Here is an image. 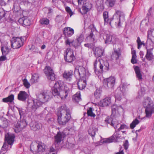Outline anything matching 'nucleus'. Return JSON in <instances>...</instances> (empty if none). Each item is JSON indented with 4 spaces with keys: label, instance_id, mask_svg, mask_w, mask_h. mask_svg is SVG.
I'll use <instances>...</instances> for the list:
<instances>
[{
    "label": "nucleus",
    "instance_id": "44",
    "mask_svg": "<svg viewBox=\"0 0 154 154\" xmlns=\"http://www.w3.org/2000/svg\"><path fill=\"white\" fill-rule=\"evenodd\" d=\"M139 123V121L137 119H135L130 124V127L131 129H134L136 126Z\"/></svg>",
    "mask_w": 154,
    "mask_h": 154
},
{
    "label": "nucleus",
    "instance_id": "25",
    "mask_svg": "<svg viewBox=\"0 0 154 154\" xmlns=\"http://www.w3.org/2000/svg\"><path fill=\"white\" fill-rule=\"evenodd\" d=\"M19 23L24 26H29L30 25V21L27 18L22 17L18 20Z\"/></svg>",
    "mask_w": 154,
    "mask_h": 154
},
{
    "label": "nucleus",
    "instance_id": "31",
    "mask_svg": "<svg viewBox=\"0 0 154 154\" xmlns=\"http://www.w3.org/2000/svg\"><path fill=\"white\" fill-rule=\"evenodd\" d=\"M121 56V53L119 51H118L116 49L112 53L111 57L112 59H115L117 60Z\"/></svg>",
    "mask_w": 154,
    "mask_h": 154
},
{
    "label": "nucleus",
    "instance_id": "64",
    "mask_svg": "<svg viewBox=\"0 0 154 154\" xmlns=\"http://www.w3.org/2000/svg\"><path fill=\"white\" fill-rule=\"evenodd\" d=\"M122 149V147H120V151L119 152H117L116 153V154H124V152L122 150H121V149Z\"/></svg>",
    "mask_w": 154,
    "mask_h": 154
},
{
    "label": "nucleus",
    "instance_id": "6",
    "mask_svg": "<svg viewBox=\"0 0 154 154\" xmlns=\"http://www.w3.org/2000/svg\"><path fill=\"white\" fill-rule=\"evenodd\" d=\"M112 21L111 23H114L116 25L118 26H121V23L123 22L125 20V15L123 12L120 10H116V12L113 15V18H112Z\"/></svg>",
    "mask_w": 154,
    "mask_h": 154
},
{
    "label": "nucleus",
    "instance_id": "36",
    "mask_svg": "<svg viewBox=\"0 0 154 154\" xmlns=\"http://www.w3.org/2000/svg\"><path fill=\"white\" fill-rule=\"evenodd\" d=\"M97 131V128L91 127L88 130V134L93 138L94 137L96 132Z\"/></svg>",
    "mask_w": 154,
    "mask_h": 154
},
{
    "label": "nucleus",
    "instance_id": "22",
    "mask_svg": "<svg viewBox=\"0 0 154 154\" xmlns=\"http://www.w3.org/2000/svg\"><path fill=\"white\" fill-rule=\"evenodd\" d=\"M63 33L66 36L70 37L74 34V30L70 27H65L63 30Z\"/></svg>",
    "mask_w": 154,
    "mask_h": 154
},
{
    "label": "nucleus",
    "instance_id": "13",
    "mask_svg": "<svg viewBox=\"0 0 154 154\" xmlns=\"http://www.w3.org/2000/svg\"><path fill=\"white\" fill-rule=\"evenodd\" d=\"M44 72L48 79L52 81L55 79V75L51 68L49 66H46L44 69Z\"/></svg>",
    "mask_w": 154,
    "mask_h": 154
},
{
    "label": "nucleus",
    "instance_id": "11",
    "mask_svg": "<svg viewBox=\"0 0 154 154\" xmlns=\"http://www.w3.org/2000/svg\"><path fill=\"white\" fill-rule=\"evenodd\" d=\"M103 39L105 40V42L106 44H112L113 45L117 44L119 42L117 38L111 35H105L103 37Z\"/></svg>",
    "mask_w": 154,
    "mask_h": 154
},
{
    "label": "nucleus",
    "instance_id": "1",
    "mask_svg": "<svg viewBox=\"0 0 154 154\" xmlns=\"http://www.w3.org/2000/svg\"><path fill=\"white\" fill-rule=\"evenodd\" d=\"M50 92L45 91L38 94L36 99L29 100L28 101V107L32 110L35 111L40 107L44 103L48 101L51 98Z\"/></svg>",
    "mask_w": 154,
    "mask_h": 154
},
{
    "label": "nucleus",
    "instance_id": "59",
    "mask_svg": "<svg viewBox=\"0 0 154 154\" xmlns=\"http://www.w3.org/2000/svg\"><path fill=\"white\" fill-rule=\"evenodd\" d=\"M123 146H124V149L125 150H127L129 146L128 142L127 140H126L124 142Z\"/></svg>",
    "mask_w": 154,
    "mask_h": 154
},
{
    "label": "nucleus",
    "instance_id": "20",
    "mask_svg": "<svg viewBox=\"0 0 154 154\" xmlns=\"http://www.w3.org/2000/svg\"><path fill=\"white\" fill-rule=\"evenodd\" d=\"M29 97V95L25 91H20L18 94V99L22 101H24Z\"/></svg>",
    "mask_w": 154,
    "mask_h": 154
},
{
    "label": "nucleus",
    "instance_id": "61",
    "mask_svg": "<svg viewBox=\"0 0 154 154\" xmlns=\"http://www.w3.org/2000/svg\"><path fill=\"white\" fill-rule=\"evenodd\" d=\"M87 0H78V2L79 5H81L82 3H83V4H84L86 2Z\"/></svg>",
    "mask_w": 154,
    "mask_h": 154
},
{
    "label": "nucleus",
    "instance_id": "56",
    "mask_svg": "<svg viewBox=\"0 0 154 154\" xmlns=\"http://www.w3.org/2000/svg\"><path fill=\"white\" fill-rule=\"evenodd\" d=\"M20 7L18 5V6H16L15 4H14V9H13L14 12H17L20 10Z\"/></svg>",
    "mask_w": 154,
    "mask_h": 154
},
{
    "label": "nucleus",
    "instance_id": "42",
    "mask_svg": "<svg viewBox=\"0 0 154 154\" xmlns=\"http://www.w3.org/2000/svg\"><path fill=\"white\" fill-rule=\"evenodd\" d=\"M113 115H112V113L110 117L108 116L105 119V121L106 123L110 124L111 126L113 125V123H112Z\"/></svg>",
    "mask_w": 154,
    "mask_h": 154
},
{
    "label": "nucleus",
    "instance_id": "10",
    "mask_svg": "<svg viewBox=\"0 0 154 154\" xmlns=\"http://www.w3.org/2000/svg\"><path fill=\"white\" fill-rule=\"evenodd\" d=\"M116 79L114 77L111 76L104 80V85L106 89H113Z\"/></svg>",
    "mask_w": 154,
    "mask_h": 154
},
{
    "label": "nucleus",
    "instance_id": "14",
    "mask_svg": "<svg viewBox=\"0 0 154 154\" xmlns=\"http://www.w3.org/2000/svg\"><path fill=\"white\" fill-rule=\"evenodd\" d=\"M62 85L60 82H57L54 84V86L52 88V94L54 96L59 97L60 91L62 89Z\"/></svg>",
    "mask_w": 154,
    "mask_h": 154
},
{
    "label": "nucleus",
    "instance_id": "9",
    "mask_svg": "<svg viewBox=\"0 0 154 154\" xmlns=\"http://www.w3.org/2000/svg\"><path fill=\"white\" fill-rule=\"evenodd\" d=\"M64 57L66 61L69 63L72 62L75 59L73 51L70 48L66 49L64 54Z\"/></svg>",
    "mask_w": 154,
    "mask_h": 154
},
{
    "label": "nucleus",
    "instance_id": "41",
    "mask_svg": "<svg viewBox=\"0 0 154 154\" xmlns=\"http://www.w3.org/2000/svg\"><path fill=\"white\" fill-rule=\"evenodd\" d=\"M116 0H106V4L108 7H113L115 3Z\"/></svg>",
    "mask_w": 154,
    "mask_h": 154
},
{
    "label": "nucleus",
    "instance_id": "49",
    "mask_svg": "<svg viewBox=\"0 0 154 154\" xmlns=\"http://www.w3.org/2000/svg\"><path fill=\"white\" fill-rule=\"evenodd\" d=\"M23 84L26 88H28L30 87V84L26 79H24L23 80Z\"/></svg>",
    "mask_w": 154,
    "mask_h": 154
},
{
    "label": "nucleus",
    "instance_id": "4",
    "mask_svg": "<svg viewBox=\"0 0 154 154\" xmlns=\"http://www.w3.org/2000/svg\"><path fill=\"white\" fill-rule=\"evenodd\" d=\"M94 72L97 74L98 72H102L103 70H108L109 69V64L107 60L104 61L99 58H97L94 63Z\"/></svg>",
    "mask_w": 154,
    "mask_h": 154
},
{
    "label": "nucleus",
    "instance_id": "55",
    "mask_svg": "<svg viewBox=\"0 0 154 154\" xmlns=\"http://www.w3.org/2000/svg\"><path fill=\"white\" fill-rule=\"evenodd\" d=\"M9 0H1L0 3L2 5L5 6L9 2Z\"/></svg>",
    "mask_w": 154,
    "mask_h": 154
},
{
    "label": "nucleus",
    "instance_id": "35",
    "mask_svg": "<svg viewBox=\"0 0 154 154\" xmlns=\"http://www.w3.org/2000/svg\"><path fill=\"white\" fill-rule=\"evenodd\" d=\"M134 69L137 78L139 80H141L142 79V75L141 73L140 68L138 66H136L135 67Z\"/></svg>",
    "mask_w": 154,
    "mask_h": 154
},
{
    "label": "nucleus",
    "instance_id": "19",
    "mask_svg": "<svg viewBox=\"0 0 154 154\" xmlns=\"http://www.w3.org/2000/svg\"><path fill=\"white\" fill-rule=\"evenodd\" d=\"M65 136L66 135L63 132L60 131L58 132L54 136L55 142L57 144L60 143Z\"/></svg>",
    "mask_w": 154,
    "mask_h": 154
},
{
    "label": "nucleus",
    "instance_id": "21",
    "mask_svg": "<svg viewBox=\"0 0 154 154\" xmlns=\"http://www.w3.org/2000/svg\"><path fill=\"white\" fill-rule=\"evenodd\" d=\"M111 103V100L110 97H107L100 102L99 105L100 106L103 107L109 105Z\"/></svg>",
    "mask_w": 154,
    "mask_h": 154
},
{
    "label": "nucleus",
    "instance_id": "47",
    "mask_svg": "<svg viewBox=\"0 0 154 154\" xmlns=\"http://www.w3.org/2000/svg\"><path fill=\"white\" fill-rule=\"evenodd\" d=\"M92 108L90 107L87 110V114L88 116H90L94 117L96 115L92 112Z\"/></svg>",
    "mask_w": 154,
    "mask_h": 154
},
{
    "label": "nucleus",
    "instance_id": "8",
    "mask_svg": "<svg viewBox=\"0 0 154 154\" xmlns=\"http://www.w3.org/2000/svg\"><path fill=\"white\" fill-rule=\"evenodd\" d=\"M86 71L84 67L82 66H77L75 68L74 75L76 77L85 78L86 75Z\"/></svg>",
    "mask_w": 154,
    "mask_h": 154
},
{
    "label": "nucleus",
    "instance_id": "53",
    "mask_svg": "<svg viewBox=\"0 0 154 154\" xmlns=\"http://www.w3.org/2000/svg\"><path fill=\"white\" fill-rule=\"evenodd\" d=\"M5 11L3 8H0V20L5 16Z\"/></svg>",
    "mask_w": 154,
    "mask_h": 154
},
{
    "label": "nucleus",
    "instance_id": "50",
    "mask_svg": "<svg viewBox=\"0 0 154 154\" xmlns=\"http://www.w3.org/2000/svg\"><path fill=\"white\" fill-rule=\"evenodd\" d=\"M146 90L144 88H141L138 92V94L140 97L143 96L145 93Z\"/></svg>",
    "mask_w": 154,
    "mask_h": 154
},
{
    "label": "nucleus",
    "instance_id": "39",
    "mask_svg": "<svg viewBox=\"0 0 154 154\" xmlns=\"http://www.w3.org/2000/svg\"><path fill=\"white\" fill-rule=\"evenodd\" d=\"M151 36L154 37V29H151L148 31L147 38L148 40H150L154 44V42L153 41L151 38Z\"/></svg>",
    "mask_w": 154,
    "mask_h": 154
},
{
    "label": "nucleus",
    "instance_id": "45",
    "mask_svg": "<svg viewBox=\"0 0 154 154\" xmlns=\"http://www.w3.org/2000/svg\"><path fill=\"white\" fill-rule=\"evenodd\" d=\"M40 22L42 24L47 25L49 23V20L48 19L44 18L40 20Z\"/></svg>",
    "mask_w": 154,
    "mask_h": 154
},
{
    "label": "nucleus",
    "instance_id": "52",
    "mask_svg": "<svg viewBox=\"0 0 154 154\" xmlns=\"http://www.w3.org/2000/svg\"><path fill=\"white\" fill-rule=\"evenodd\" d=\"M82 6H83L85 8H86L87 10H90L92 8V5L91 3L87 2L84 3V4Z\"/></svg>",
    "mask_w": 154,
    "mask_h": 154
},
{
    "label": "nucleus",
    "instance_id": "63",
    "mask_svg": "<svg viewBox=\"0 0 154 154\" xmlns=\"http://www.w3.org/2000/svg\"><path fill=\"white\" fill-rule=\"evenodd\" d=\"M84 46L89 48H92V45L91 44L88 43L85 44Z\"/></svg>",
    "mask_w": 154,
    "mask_h": 154
},
{
    "label": "nucleus",
    "instance_id": "18",
    "mask_svg": "<svg viewBox=\"0 0 154 154\" xmlns=\"http://www.w3.org/2000/svg\"><path fill=\"white\" fill-rule=\"evenodd\" d=\"M90 27L91 28V32L89 35L87 37V39L91 42H94L96 41V38L95 35H94L93 32L95 30H96V29L94 24H91L90 26Z\"/></svg>",
    "mask_w": 154,
    "mask_h": 154
},
{
    "label": "nucleus",
    "instance_id": "24",
    "mask_svg": "<svg viewBox=\"0 0 154 154\" xmlns=\"http://www.w3.org/2000/svg\"><path fill=\"white\" fill-rule=\"evenodd\" d=\"M103 15L104 21V24H109L111 26V21H112V18H109L108 12L106 11L103 12Z\"/></svg>",
    "mask_w": 154,
    "mask_h": 154
},
{
    "label": "nucleus",
    "instance_id": "46",
    "mask_svg": "<svg viewBox=\"0 0 154 154\" xmlns=\"http://www.w3.org/2000/svg\"><path fill=\"white\" fill-rule=\"evenodd\" d=\"M1 51L2 55H6L9 53L8 48L6 46H3L1 47Z\"/></svg>",
    "mask_w": 154,
    "mask_h": 154
},
{
    "label": "nucleus",
    "instance_id": "43",
    "mask_svg": "<svg viewBox=\"0 0 154 154\" xmlns=\"http://www.w3.org/2000/svg\"><path fill=\"white\" fill-rule=\"evenodd\" d=\"M81 99V95L79 93H76L72 97L74 101L78 102Z\"/></svg>",
    "mask_w": 154,
    "mask_h": 154
},
{
    "label": "nucleus",
    "instance_id": "32",
    "mask_svg": "<svg viewBox=\"0 0 154 154\" xmlns=\"http://www.w3.org/2000/svg\"><path fill=\"white\" fill-rule=\"evenodd\" d=\"M86 85V81L85 80L80 79L77 83L78 88L81 90L84 89Z\"/></svg>",
    "mask_w": 154,
    "mask_h": 154
},
{
    "label": "nucleus",
    "instance_id": "5",
    "mask_svg": "<svg viewBox=\"0 0 154 154\" xmlns=\"http://www.w3.org/2000/svg\"><path fill=\"white\" fill-rule=\"evenodd\" d=\"M15 138L14 134L9 133H6L5 135V142L2 147V150H10L14 141Z\"/></svg>",
    "mask_w": 154,
    "mask_h": 154
},
{
    "label": "nucleus",
    "instance_id": "38",
    "mask_svg": "<svg viewBox=\"0 0 154 154\" xmlns=\"http://www.w3.org/2000/svg\"><path fill=\"white\" fill-rule=\"evenodd\" d=\"M14 99V95L13 94H11L8 97L3 99L2 101L3 102L5 103H12Z\"/></svg>",
    "mask_w": 154,
    "mask_h": 154
},
{
    "label": "nucleus",
    "instance_id": "54",
    "mask_svg": "<svg viewBox=\"0 0 154 154\" xmlns=\"http://www.w3.org/2000/svg\"><path fill=\"white\" fill-rule=\"evenodd\" d=\"M137 48L139 49L141 48V46L143 43L142 42H141L140 38L139 37H138L137 38Z\"/></svg>",
    "mask_w": 154,
    "mask_h": 154
},
{
    "label": "nucleus",
    "instance_id": "15",
    "mask_svg": "<svg viewBox=\"0 0 154 154\" xmlns=\"http://www.w3.org/2000/svg\"><path fill=\"white\" fill-rule=\"evenodd\" d=\"M116 105H113L112 107V113L113 115L112 123L113 125L112 126L114 127L115 129L117 128V125H118L119 123L118 121V118L116 117L115 114L116 113Z\"/></svg>",
    "mask_w": 154,
    "mask_h": 154
},
{
    "label": "nucleus",
    "instance_id": "28",
    "mask_svg": "<svg viewBox=\"0 0 154 154\" xmlns=\"http://www.w3.org/2000/svg\"><path fill=\"white\" fill-rule=\"evenodd\" d=\"M147 49L146 54L145 57L146 59L149 61H150L153 59V55L152 54V50L153 48H152L149 49Z\"/></svg>",
    "mask_w": 154,
    "mask_h": 154
},
{
    "label": "nucleus",
    "instance_id": "60",
    "mask_svg": "<svg viewBox=\"0 0 154 154\" xmlns=\"http://www.w3.org/2000/svg\"><path fill=\"white\" fill-rule=\"evenodd\" d=\"M5 55H2L0 57V61H4L6 59V57Z\"/></svg>",
    "mask_w": 154,
    "mask_h": 154
},
{
    "label": "nucleus",
    "instance_id": "23",
    "mask_svg": "<svg viewBox=\"0 0 154 154\" xmlns=\"http://www.w3.org/2000/svg\"><path fill=\"white\" fill-rule=\"evenodd\" d=\"M27 124L25 119L21 120L18 122L16 125V128L18 129L19 131L24 128L26 126Z\"/></svg>",
    "mask_w": 154,
    "mask_h": 154
},
{
    "label": "nucleus",
    "instance_id": "27",
    "mask_svg": "<svg viewBox=\"0 0 154 154\" xmlns=\"http://www.w3.org/2000/svg\"><path fill=\"white\" fill-rule=\"evenodd\" d=\"M30 126L32 130L36 131L40 128L41 125L37 122H32L30 123Z\"/></svg>",
    "mask_w": 154,
    "mask_h": 154
},
{
    "label": "nucleus",
    "instance_id": "57",
    "mask_svg": "<svg viewBox=\"0 0 154 154\" xmlns=\"http://www.w3.org/2000/svg\"><path fill=\"white\" fill-rule=\"evenodd\" d=\"M18 109L19 111V114L20 116V117L21 118V116L24 114L25 111L22 109L18 108Z\"/></svg>",
    "mask_w": 154,
    "mask_h": 154
},
{
    "label": "nucleus",
    "instance_id": "34",
    "mask_svg": "<svg viewBox=\"0 0 154 154\" xmlns=\"http://www.w3.org/2000/svg\"><path fill=\"white\" fill-rule=\"evenodd\" d=\"M104 53V51L99 48H96L95 49L94 54L97 57H100L103 56Z\"/></svg>",
    "mask_w": 154,
    "mask_h": 154
},
{
    "label": "nucleus",
    "instance_id": "7",
    "mask_svg": "<svg viewBox=\"0 0 154 154\" xmlns=\"http://www.w3.org/2000/svg\"><path fill=\"white\" fill-rule=\"evenodd\" d=\"M11 47L13 49L19 48L23 45L22 38L13 37L11 40Z\"/></svg>",
    "mask_w": 154,
    "mask_h": 154
},
{
    "label": "nucleus",
    "instance_id": "33",
    "mask_svg": "<svg viewBox=\"0 0 154 154\" xmlns=\"http://www.w3.org/2000/svg\"><path fill=\"white\" fill-rule=\"evenodd\" d=\"M122 92L120 88H118L116 91V94L115 95L116 100L120 101L121 99L122 94Z\"/></svg>",
    "mask_w": 154,
    "mask_h": 154
},
{
    "label": "nucleus",
    "instance_id": "37",
    "mask_svg": "<svg viewBox=\"0 0 154 154\" xmlns=\"http://www.w3.org/2000/svg\"><path fill=\"white\" fill-rule=\"evenodd\" d=\"M39 75L37 73H34L32 75L30 79V82L32 83H34L38 81Z\"/></svg>",
    "mask_w": 154,
    "mask_h": 154
},
{
    "label": "nucleus",
    "instance_id": "3",
    "mask_svg": "<svg viewBox=\"0 0 154 154\" xmlns=\"http://www.w3.org/2000/svg\"><path fill=\"white\" fill-rule=\"evenodd\" d=\"M143 104L145 108V117L150 118L152 114L154 113V104L152 101L149 97H146L144 99Z\"/></svg>",
    "mask_w": 154,
    "mask_h": 154
},
{
    "label": "nucleus",
    "instance_id": "29",
    "mask_svg": "<svg viewBox=\"0 0 154 154\" xmlns=\"http://www.w3.org/2000/svg\"><path fill=\"white\" fill-rule=\"evenodd\" d=\"M8 125L7 120L5 118L2 117L0 118V128H5Z\"/></svg>",
    "mask_w": 154,
    "mask_h": 154
},
{
    "label": "nucleus",
    "instance_id": "12",
    "mask_svg": "<svg viewBox=\"0 0 154 154\" xmlns=\"http://www.w3.org/2000/svg\"><path fill=\"white\" fill-rule=\"evenodd\" d=\"M80 38L76 39L75 40H71L69 38H67L65 41V43L66 46L69 47L73 46L75 48H78L81 45Z\"/></svg>",
    "mask_w": 154,
    "mask_h": 154
},
{
    "label": "nucleus",
    "instance_id": "26",
    "mask_svg": "<svg viewBox=\"0 0 154 154\" xmlns=\"http://www.w3.org/2000/svg\"><path fill=\"white\" fill-rule=\"evenodd\" d=\"M73 74V71L71 70L65 71L63 74V78L67 80L70 81Z\"/></svg>",
    "mask_w": 154,
    "mask_h": 154
},
{
    "label": "nucleus",
    "instance_id": "30",
    "mask_svg": "<svg viewBox=\"0 0 154 154\" xmlns=\"http://www.w3.org/2000/svg\"><path fill=\"white\" fill-rule=\"evenodd\" d=\"M37 148V152H36V153L42 152L45 150V145L41 142H39L38 143Z\"/></svg>",
    "mask_w": 154,
    "mask_h": 154
},
{
    "label": "nucleus",
    "instance_id": "17",
    "mask_svg": "<svg viewBox=\"0 0 154 154\" xmlns=\"http://www.w3.org/2000/svg\"><path fill=\"white\" fill-rule=\"evenodd\" d=\"M119 131H117L116 129V131L113 135L110 137L104 140L102 143H110L113 142L116 140L120 138L121 137L120 134L119 133Z\"/></svg>",
    "mask_w": 154,
    "mask_h": 154
},
{
    "label": "nucleus",
    "instance_id": "16",
    "mask_svg": "<svg viewBox=\"0 0 154 154\" xmlns=\"http://www.w3.org/2000/svg\"><path fill=\"white\" fill-rule=\"evenodd\" d=\"M70 90L69 88L65 85L62 86V89H61L59 93V97H60L62 100L66 99L67 96Z\"/></svg>",
    "mask_w": 154,
    "mask_h": 154
},
{
    "label": "nucleus",
    "instance_id": "40",
    "mask_svg": "<svg viewBox=\"0 0 154 154\" xmlns=\"http://www.w3.org/2000/svg\"><path fill=\"white\" fill-rule=\"evenodd\" d=\"M131 54L132 57L131 60V63L133 64L136 63H137V61L136 59L137 56L135 51L132 50Z\"/></svg>",
    "mask_w": 154,
    "mask_h": 154
},
{
    "label": "nucleus",
    "instance_id": "62",
    "mask_svg": "<svg viewBox=\"0 0 154 154\" xmlns=\"http://www.w3.org/2000/svg\"><path fill=\"white\" fill-rule=\"evenodd\" d=\"M126 125H122L120 128L118 129V131H119L121 130L124 129L126 128Z\"/></svg>",
    "mask_w": 154,
    "mask_h": 154
},
{
    "label": "nucleus",
    "instance_id": "48",
    "mask_svg": "<svg viewBox=\"0 0 154 154\" xmlns=\"http://www.w3.org/2000/svg\"><path fill=\"white\" fill-rule=\"evenodd\" d=\"M101 91L100 89H97L94 92V95L96 98L98 99L101 96Z\"/></svg>",
    "mask_w": 154,
    "mask_h": 154
},
{
    "label": "nucleus",
    "instance_id": "51",
    "mask_svg": "<svg viewBox=\"0 0 154 154\" xmlns=\"http://www.w3.org/2000/svg\"><path fill=\"white\" fill-rule=\"evenodd\" d=\"M80 12L82 15H84L86 14L90 10H87L86 8H85L83 6H82V10L79 9Z\"/></svg>",
    "mask_w": 154,
    "mask_h": 154
},
{
    "label": "nucleus",
    "instance_id": "58",
    "mask_svg": "<svg viewBox=\"0 0 154 154\" xmlns=\"http://www.w3.org/2000/svg\"><path fill=\"white\" fill-rule=\"evenodd\" d=\"M65 9L66 11L68 12L70 15V16L73 14V13L72 11L70 8L69 7H66Z\"/></svg>",
    "mask_w": 154,
    "mask_h": 154
},
{
    "label": "nucleus",
    "instance_id": "2",
    "mask_svg": "<svg viewBox=\"0 0 154 154\" xmlns=\"http://www.w3.org/2000/svg\"><path fill=\"white\" fill-rule=\"evenodd\" d=\"M60 109L57 113V121L59 124L65 125L71 118L70 111L65 106H61Z\"/></svg>",
    "mask_w": 154,
    "mask_h": 154
}]
</instances>
